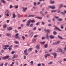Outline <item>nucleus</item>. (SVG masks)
<instances>
[{"instance_id": "ea45409f", "label": "nucleus", "mask_w": 66, "mask_h": 66, "mask_svg": "<svg viewBox=\"0 0 66 66\" xmlns=\"http://www.w3.org/2000/svg\"><path fill=\"white\" fill-rule=\"evenodd\" d=\"M47 33H49L50 32V30L49 29L47 30Z\"/></svg>"}, {"instance_id": "2f4dec72", "label": "nucleus", "mask_w": 66, "mask_h": 66, "mask_svg": "<svg viewBox=\"0 0 66 66\" xmlns=\"http://www.w3.org/2000/svg\"><path fill=\"white\" fill-rule=\"evenodd\" d=\"M33 35V33L32 32H31L30 35L31 36V37H32Z\"/></svg>"}, {"instance_id": "69168bd1", "label": "nucleus", "mask_w": 66, "mask_h": 66, "mask_svg": "<svg viewBox=\"0 0 66 66\" xmlns=\"http://www.w3.org/2000/svg\"><path fill=\"white\" fill-rule=\"evenodd\" d=\"M7 23H9L10 22V20H7L6 21Z\"/></svg>"}, {"instance_id": "f3484780", "label": "nucleus", "mask_w": 66, "mask_h": 66, "mask_svg": "<svg viewBox=\"0 0 66 66\" xmlns=\"http://www.w3.org/2000/svg\"><path fill=\"white\" fill-rule=\"evenodd\" d=\"M51 2L50 3H51V4H54V1H52V0H51L50 1Z\"/></svg>"}, {"instance_id": "a878e982", "label": "nucleus", "mask_w": 66, "mask_h": 66, "mask_svg": "<svg viewBox=\"0 0 66 66\" xmlns=\"http://www.w3.org/2000/svg\"><path fill=\"white\" fill-rule=\"evenodd\" d=\"M60 43V41H57V42H56V45H59V43Z\"/></svg>"}, {"instance_id": "bb28decb", "label": "nucleus", "mask_w": 66, "mask_h": 66, "mask_svg": "<svg viewBox=\"0 0 66 66\" xmlns=\"http://www.w3.org/2000/svg\"><path fill=\"white\" fill-rule=\"evenodd\" d=\"M22 38L23 40H24V39H26V38H25V37H24V36H22Z\"/></svg>"}, {"instance_id": "49530a36", "label": "nucleus", "mask_w": 66, "mask_h": 66, "mask_svg": "<svg viewBox=\"0 0 66 66\" xmlns=\"http://www.w3.org/2000/svg\"><path fill=\"white\" fill-rule=\"evenodd\" d=\"M61 26H62V25H61V28L62 29H64V27Z\"/></svg>"}, {"instance_id": "ddd939ff", "label": "nucleus", "mask_w": 66, "mask_h": 66, "mask_svg": "<svg viewBox=\"0 0 66 66\" xmlns=\"http://www.w3.org/2000/svg\"><path fill=\"white\" fill-rule=\"evenodd\" d=\"M36 18H37V19H42V18L41 17H39L38 16H36L35 17Z\"/></svg>"}, {"instance_id": "4d7b16f0", "label": "nucleus", "mask_w": 66, "mask_h": 66, "mask_svg": "<svg viewBox=\"0 0 66 66\" xmlns=\"http://www.w3.org/2000/svg\"><path fill=\"white\" fill-rule=\"evenodd\" d=\"M18 35H19V33H17L15 34V36H18Z\"/></svg>"}, {"instance_id": "f8f14e48", "label": "nucleus", "mask_w": 66, "mask_h": 66, "mask_svg": "<svg viewBox=\"0 0 66 66\" xmlns=\"http://www.w3.org/2000/svg\"><path fill=\"white\" fill-rule=\"evenodd\" d=\"M32 50L33 48H30L28 49V51L29 52H31V51Z\"/></svg>"}, {"instance_id": "de8ad7c7", "label": "nucleus", "mask_w": 66, "mask_h": 66, "mask_svg": "<svg viewBox=\"0 0 66 66\" xmlns=\"http://www.w3.org/2000/svg\"><path fill=\"white\" fill-rule=\"evenodd\" d=\"M3 66V63H2L1 64H0V66Z\"/></svg>"}, {"instance_id": "338daca9", "label": "nucleus", "mask_w": 66, "mask_h": 66, "mask_svg": "<svg viewBox=\"0 0 66 66\" xmlns=\"http://www.w3.org/2000/svg\"><path fill=\"white\" fill-rule=\"evenodd\" d=\"M47 30L46 29H45L44 30V31L45 32H47Z\"/></svg>"}, {"instance_id": "39448f33", "label": "nucleus", "mask_w": 66, "mask_h": 66, "mask_svg": "<svg viewBox=\"0 0 66 66\" xmlns=\"http://www.w3.org/2000/svg\"><path fill=\"white\" fill-rule=\"evenodd\" d=\"M49 37L51 39H54L55 38V37L54 36H53L52 35H51Z\"/></svg>"}, {"instance_id": "7c9ffc66", "label": "nucleus", "mask_w": 66, "mask_h": 66, "mask_svg": "<svg viewBox=\"0 0 66 66\" xmlns=\"http://www.w3.org/2000/svg\"><path fill=\"white\" fill-rule=\"evenodd\" d=\"M3 28L4 29L5 28H6V25H4L3 26Z\"/></svg>"}, {"instance_id": "6e6d98bb", "label": "nucleus", "mask_w": 66, "mask_h": 66, "mask_svg": "<svg viewBox=\"0 0 66 66\" xmlns=\"http://www.w3.org/2000/svg\"><path fill=\"white\" fill-rule=\"evenodd\" d=\"M1 52L3 53L4 52V50H1Z\"/></svg>"}, {"instance_id": "c85d7f7f", "label": "nucleus", "mask_w": 66, "mask_h": 66, "mask_svg": "<svg viewBox=\"0 0 66 66\" xmlns=\"http://www.w3.org/2000/svg\"><path fill=\"white\" fill-rule=\"evenodd\" d=\"M24 54V55H28V53L27 52L25 53Z\"/></svg>"}, {"instance_id": "603ef678", "label": "nucleus", "mask_w": 66, "mask_h": 66, "mask_svg": "<svg viewBox=\"0 0 66 66\" xmlns=\"http://www.w3.org/2000/svg\"><path fill=\"white\" fill-rule=\"evenodd\" d=\"M18 6H16L15 7V8L16 9H18Z\"/></svg>"}, {"instance_id": "f704fd0d", "label": "nucleus", "mask_w": 66, "mask_h": 66, "mask_svg": "<svg viewBox=\"0 0 66 66\" xmlns=\"http://www.w3.org/2000/svg\"><path fill=\"white\" fill-rule=\"evenodd\" d=\"M27 49H26L24 51V53H27Z\"/></svg>"}, {"instance_id": "e2e57ef3", "label": "nucleus", "mask_w": 66, "mask_h": 66, "mask_svg": "<svg viewBox=\"0 0 66 66\" xmlns=\"http://www.w3.org/2000/svg\"><path fill=\"white\" fill-rule=\"evenodd\" d=\"M64 50L65 52H66V48L65 47H64Z\"/></svg>"}, {"instance_id": "09e8293b", "label": "nucleus", "mask_w": 66, "mask_h": 66, "mask_svg": "<svg viewBox=\"0 0 66 66\" xmlns=\"http://www.w3.org/2000/svg\"><path fill=\"white\" fill-rule=\"evenodd\" d=\"M45 59H47V55L45 54Z\"/></svg>"}, {"instance_id": "7ed1b4c3", "label": "nucleus", "mask_w": 66, "mask_h": 66, "mask_svg": "<svg viewBox=\"0 0 66 66\" xmlns=\"http://www.w3.org/2000/svg\"><path fill=\"white\" fill-rule=\"evenodd\" d=\"M27 10V7H25V8L23 7L22 11L23 12H26V10Z\"/></svg>"}, {"instance_id": "2eb2a0df", "label": "nucleus", "mask_w": 66, "mask_h": 66, "mask_svg": "<svg viewBox=\"0 0 66 66\" xmlns=\"http://www.w3.org/2000/svg\"><path fill=\"white\" fill-rule=\"evenodd\" d=\"M13 18H15V17H16V15H15V13H13Z\"/></svg>"}, {"instance_id": "13d9d810", "label": "nucleus", "mask_w": 66, "mask_h": 66, "mask_svg": "<svg viewBox=\"0 0 66 66\" xmlns=\"http://www.w3.org/2000/svg\"><path fill=\"white\" fill-rule=\"evenodd\" d=\"M33 63L34 62L33 61H32L30 62V63H31V64H33Z\"/></svg>"}, {"instance_id": "774afa93", "label": "nucleus", "mask_w": 66, "mask_h": 66, "mask_svg": "<svg viewBox=\"0 0 66 66\" xmlns=\"http://www.w3.org/2000/svg\"><path fill=\"white\" fill-rule=\"evenodd\" d=\"M52 49H51L49 51V52H51V51H52Z\"/></svg>"}, {"instance_id": "bf43d9fd", "label": "nucleus", "mask_w": 66, "mask_h": 66, "mask_svg": "<svg viewBox=\"0 0 66 66\" xmlns=\"http://www.w3.org/2000/svg\"><path fill=\"white\" fill-rule=\"evenodd\" d=\"M7 64H8V63H6L5 64V66H7Z\"/></svg>"}, {"instance_id": "a211bd4d", "label": "nucleus", "mask_w": 66, "mask_h": 66, "mask_svg": "<svg viewBox=\"0 0 66 66\" xmlns=\"http://www.w3.org/2000/svg\"><path fill=\"white\" fill-rule=\"evenodd\" d=\"M58 37L59 38H60V39H63V38H62L59 35H58Z\"/></svg>"}, {"instance_id": "cd10ccee", "label": "nucleus", "mask_w": 66, "mask_h": 66, "mask_svg": "<svg viewBox=\"0 0 66 66\" xmlns=\"http://www.w3.org/2000/svg\"><path fill=\"white\" fill-rule=\"evenodd\" d=\"M44 46H45V48H48V44H46L45 45H44Z\"/></svg>"}, {"instance_id": "0eeeda50", "label": "nucleus", "mask_w": 66, "mask_h": 66, "mask_svg": "<svg viewBox=\"0 0 66 66\" xmlns=\"http://www.w3.org/2000/svg\"><path fill=\"white\" fill-rule=\"evenodd\" d=\"M36 48L38 50H39V49H40V48L39 47V46L38 45H37L36 46Z\"/></svg>"}, {"instance_id": "473e14b6", "label": "nucleus", "mask_w": 66, "mask_h": 66, "mask_svg": "<svg viewBox=\"0 0 66 66\" xmlns=\"http://www.w3.org/2000/svg\"><path fill=\"white\" fill-rule=\"evenodd\" d=\"M14 43L16 44H19V42L18 41H15Z\"/></svg>"}, {"instance_id": "72a5a7b5", "label": "nucleus", "mask_w": 66, "mask_h": 66, "mask_svg": "<svg viewBox=\"0 0 66 66\" xmlns=\"http://www.w3.org/2000/svg\"><path fill=\"white\" fill-rule=\"evenodd\" d=\"M53 34L54 35H56V31H54L53 32Z\"/></svg>"}, {"instance_id": "052dcab7", "label": "nucleus", "mask_w": 66, "mask_h": 66, "mask_svg": "<svg viewBox=\"0 0 66 66\" xmlns=\"http://www.w3.org/2000/svg\"><path fill=\"white\" fill-rule=\"evenodd\" d=\"M51 24H48V26H49V27H51Z\"/></svg>"}, {"instance_id": "4468645a", "label": "nucleus", "mask_w": 66, "mask_h": 66, "mask_svg": "<svg viewBox=\"0 0 66 66\" xmlns=\"http://www.w3.org/2000/svg\"><path fill=\"white\" fill-rule=\"evenodd\" d=\"M57 20L58 21H62V20H63V19H61V18H60L59 19H58Z\"/></svg>"}, {"instance_id": "6e6552de", "label": "nucleus", "mask_w": 66, "mask_h": 66, "mask_svg": "<svg viewBox=\"0 0 66 66\" xmlns=\"http://www.w3.org/2000/svg\"><path fill=\"white\" fill-rule=\"evenodd\" d=\"M5 35L7 36H9L10 37L11 36V34H9V33H7L5 34Z\"/></svg>"}, {"instance_id": "9b49d317", "label": "nucleus", "mask_w": 66, "mask_h": 66, "mask_svg": "<svg viewBox=\"0 0 66 66\" xmlns=\"http://www.w3.org/2000/svg\"><path fill=\"white\" fill-rule=\"evenodd\" d=\"M63 7V4H61L60 5V6L59 7V9H61V8Z\"/></svg>"}, {"instance_id": "680f3d73", "label": "nucleus", "mask_w": 66, "mask_h": 66, "mask_svg": "<svg viewBox=\"0 0 66 66\" xmlns=\"http://www.w3.org/2000/svg\"><path fill=\"white\" fill-rule=\"evenodd\" d=\"M24 59H26V58H27V57H26V56H24Z\"/></svg>"}, {"instance_id": "b1692460", "label": "nucleus", "mask_w": 66, "mask_h": 66, "mask_svg": "<svg viewBox=\"0 0 66 66\" xmlns=\"http://www.w3.org/2000/svg\"><path fill=\"white\" fill-rule=\"evenodd\" d=\"M60 52L62 54H64V53H65V52L64 51H63V50L62 51H61Z\"/></svg>"}, {"instance_id": "8fccbe9b", "label": "nucleus", "mask_w": 66, "mask_h": 66, "mask_svg": "<svg viewBox=\"0 0 66 66\" xmlns=\"http://www.w3.org/2000/svg\"><path fill=\"white\" fill-rule=\"evenodd\" d=\"M8 49H9V50L10 51L12 49V48H11V47H9L8 48Z\"/></svg>"}, {"instance_id": "c9c22d12", "label": "nucleus", "mask_w": 66, "mask_h": 66, "mask_svg": "<svg viewBox=\"0 0 66 66\" xmlns=\"http://www.w3.org/2000/svg\"><path fill=\"white\" fill-rule=\"evenodd\" d=\"M19 37V36H15V38L17 39Z\"/></svg>"}, {"instance_id": "58836bf2", "label": "nucleus", "mask_w": 66, "mask_h": 66, "mask_svg": "<svg viewBox=\"0 0 66 66\" xmlns=\"http://www.w3.org/2000/svg\"><path fill=\"white\" fill-rule=\"evenodd\" d=\"M39 24V22H38L36 24V25L37 26H38Z\"/></svg>"}, {"instance_id": "1a4fd4ad", "label": "nucleus", "mask_w": 66, "mask_h": 66, "mask_svg": "<svg viewBox=\"0 0 66 66\" xmlns=\"http://www.w3.org/2000/svg\"><path fill=\"white\" fill-rule=\"evenodd\" d=\"M12 29H13V28L11 27H9L8 28H7L8 30H9V31H11V30H12Z\"/></svg>"}, {"instance_id": "79ce46f5", "label": "nucleus", "mask_w": 66, "mask_h": 66, "mask_svg": "<svg viewBox=\"0 0 66 66\" xmlns=\"http://www.w3.org/2000/svg\"><path fill=\"white\" fill-rule=\"evenodd\" d=\"M37 65L38 66H41V64L40 63H39Z\"/></svg>"}, {"instance_id": "dca6fc26", "label": "nucleus", "mask_w": 66, "mask_h": 66, "mask_svg": "<svg viewBox=\"0 0 66 66\" xmlns=\"http://www.w3.org/2000/svg\"><path fill=\"white\" fill-rule=\"evenodd\" d=\"M10 12H9V11L8 10H6V11L5 12V14H9Z\"/></svg>"}, {"instance_id": "4c0bfd02", "label": "nucleus", "mask_w": 66, "mask_h": 66, "mask_svg": "<svg viewBox=\"0 0 66 66\" xmlns=\"http://www.w3.org/2000/svg\"><path fill=\"white\" fill-rule=\"evenodd\" d=\"M33 30H36V27H35L33 28Z\"/></svg>"}, {"instance_id": "6ab92c4d", "label": "nucleus", "mask_w": 66, "mask_h": 66, "mask_svg": "<svg viewBox=\"0 0 66 66\" xmlns=\"http://www.w3.org/2000/svg\"><path fill=\"white\" fill-rule=\"evenodd\" d=\"M46 37L47 39L49 38V36H48V33H47V35H46Z\"/></svg>"}, {"instance_id": "412c9836", "label": "nucleus", "mask_w": 66, "mask_h": 66, "mask_svg": "<svg viewBox=\"0 0 66 66\" xmlns=\"http://www.w3.org/2000/svg\"><path fill=\"white\" fill-rule=\"evenodd\" d=\"M51 12L52 13L55 12H56V10H51Z\"/></svg>"}, {"instance_id": "9d476101", "label": "nucleus", "mask_w": 66, "mask_h": 66, "mask_svg": "<svg viewBox=\"0 0 66 66\" xmlns=\"http://www.w3.org/2000/svg\"><path fill=\"white\" fill-rule=\"evenodd\" d=\"M55 29H57V30H59V31H62V30H61L59 28H58L56 27H55Z\"/></svg>"}, {"instance_id": "0e129e2a", "label": "nucleus", "mask_w": 66, "mask_h": 66, "mask_svg": "<svg viewBox=\"0 0 66 66\" xmlns=\"http://www.w3.org/2000/svg\"><path fill=\"white\" fill-rule=\"evenodd\" d=\"M42 24H43V25H44V24H45V22H42Z\"/></svg>"}, {"instance_id": "393cba45", "label": "nucleus", "mask_w": 66, "mask_h": 66, "mask_svg": "<svg viewBox=\"0 0 66 66\" xmlns=\"http://www.w3.org/2000/svg\"><path fill=\"white\" fill-rule=\"evenodd\" d=\"M40 44H42V45H44V44H45V42H40Z\"/></svg>"}, {"instance_id": "423d86ee", "label": "nucleus", "mask_w": 66, "mask_h": 66, "mask_svg": "<svg viewBox=\"0 0 66 66\" xmlns=\"http://www.w3.org/2000/svg\"><path fill=\"white\" fill-rule=\"evenodd\" d=\"M28 23L26 25L27 26H30V23H31V21H30H30L28 20Z\"/></svg>"}, {"instance_id": "c756f323", "label": "nucleus", "mask_w": 66, "mask_h": 66, "mask_svg": "<svg viewBox=\"0 0 66 66\" xmlns=\"http://www.w3.org/2000/svg\"><path fill=\"white\" fill-rule=\"evenodd\" d=\"M62 50H62V48H59V52H61V51Z\"/></svg>"}, {"instance_id": "aec40b11", "label": "nucleus", "mask_w": 66, "mask_h": 66, "mask_svg": "<svg viewBox=\"0 0 66 66\" xmlns=\"http://www.w3.org/2000/svg\"><path fill=\"white\" fill-rule=\"evenodd\" d=\"M1 2H2L3 3H5L6 2L4 0H1Z\"/></svg>"}, {"instance_id": "4be33fe9", "label": "nucleus", "mask_w": 66, "mask_h": 66, "mask_svg": "<svg viewBox=\"0 0 66 66\" xmlns=\"http://www.w3.org/2000/svg\"><path fill=\"white\" fill-rule=\"evenodd\" d=\"M17 56L16 55H13V57L12 58V59H14L15 58H16V57H17Z\"/></svg>"}, {"instance_id": "a18cd8bd", "label": "nucleus", "mask_w": 66, "mask_h": 66, "mask_svg": "<svg viewBox=\"0 0 66 66\" xmlns=\"http://www.w3.org/2000/svg\"><path fill=\"white\" fill-rule=\"evenodd\" d=\"M26 20H27V19H26L24 20H23L22 22H25V21H26Z\"/></svg>"}, {"instance_id": "37998d69", "label": "nucleus", "mask_w": 66, "mask_h": 66, "mask_svg": "<svg viewBox=\"0 0 66 66\" xmlns=\"http://www.w3.org/2000/svg\"><path fill=\"white\" fill-rule=\"evenodd\" d=\"M6 15V16H9V13H7L6 14H5Z\"/></svg>"}, {"instance_id": "c03bdc74", "label": "nucleus", "mask_w": 66, "mask_h": 66, "mask_svg": "<svg viewBox=\"0 0 66 66\" xmlns=\"http://www.w3.org/2000/svg\"><path fill=\"white\" fill-rule=\"evenodd\" d=\"M15 31V33H17L18 32V31H17V30H16V29H15L14 30Z\"/></svg>"}, {"instance_id": "a19ab883", "label": "nucleus", "mask_w": 66, "mask_h": 66, "mask_svg": "<svg viewBox=\"0 0 66 66\" xmlns=\"http://www.w3.org/2000/svg\"><path fill=\"white\" fill-rule=\"evenodd\" d=\"M13 7V6L12 5H10V9H12Z\"/></svg>"}, {"instance_id": "20e7f679", "label": "nucleus", "mask_w": 66, "mask_h": 66, "mask_svg": "<svg viewBox=\"0 0 66 66\" xmlns=\"http://www.w3.org/2000/svg\"><path fill=\"white\" fill-rule=\"evenodd\" d=\"M48 7L49 8H51L52 9H55V6H48Z\"/></svg>"}, {"instance_id": "5701e85b", "label": "nucleus", "mask_w": 66, "mask_h": 66, "mask_svg": "<svg viewBox=\"0 0 66 66\" xmlns=\"http://www.w3.org/2000/svg\"><path fill=\"white\" fill-rule=\"evenodd\" d=\"M30 21L32 23H34V22H35V21L34 20H30Z\"/></svg>"}, {"instance_id": "f03ea898", "label": "nucleus", "mask_w": 66, "mask_h": 66, "mask_svg": "<svg viewBox=\"0 0 66 66\" xmlns=\"http://www.w3.org/2000/svg\"><path fill=\"white\" fill-rule=\"evenodd\" d=\"M54 56V57L55 59L56 58V56H57V54L56 53H53Z\"/></svg>"}, {"instance_id": "e433bc0d", "label": "nucleus", "mask_w": 66, "mask_h": 66, "mask_svg": "<svg viewBox=\"0 0 66 66\" xmlns=\"http://www.w3.org/2000/svg\"><path fill=\"white\" fill-rule=\"evenodd\" d=\"M34 4L35 6H36V2H34Z\"/></svg>"}, {"instance_id": "864d4df0", "label": "nucleus", "mask_w": 66, "mask_h": 66, "mask_svg": "<svg viewBox=\"0 0 66 66\" xmlns=\"http://www.w3.org/2000/svg\"><path fill=\"white\" fill-rule=\"evenodd\" d=\"M33 24H30V26L31 27H33Z\"/></svg>"}, {"instance_id": "f257e3e1", "label": "nucleus", "mask_w": 66, "mask_h": 66, "mask_svg": "<svg viewBox=\"0 0 66 66\" xmlns=\"http://www.w3.org/2000/svg\"><path fill=\"white\" fill-rule=\"evenodd\" d=\"M8 58H9V56L8 55H6L2 57L3 60H5V59H7Z\"/></svg>"}, {"instance_id": "3c124183", "label": "nucleus", "mask_w": 66, "mask_h": 66, "mask_svg": "<svg viewBox=\"0 0 66 66\" xmlns=\"http://www.w3.org/2000/svg\"><path fill=\"white\" fill-rule=\"evenodd\" d=\"M52 62H51L48 63V64L49 65H50V64H52Z\"/></svg>"}, {"instance_id": "5fc2aeb1", "label": "nucleus", "mask_w": 66, "mask_h": 66, "mask_svg": "<svg viewBox=\"0 0 66 66\" xmlns=\"http://www.w3.org/2000/svg\"><path fill=\"white\" fill-rule=\"evenodd\" d=\"M12 47V46L11 45H9V47Z\"/></svg>"}]
</instances>
